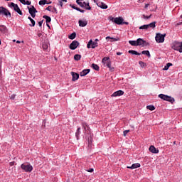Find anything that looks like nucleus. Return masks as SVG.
<instances>
[{"instance_id":"33","label":"nucleus","mask_w":182,"mask_h":182,"mask_svg":"<svg viewBox=\"0 0 182 182\" xmlns=\"http://www.w3.org/2000/svg\"><path fill=\"white\" fill-rule=\"evenodd\" d=\"M28 19H29V21H31L32 24H30L31 26H35L36 22L35 20H33V18H31V16L28 17Z\"/></svg>"},{"instance_id":"4","label":"nucleus","mask_w":182,"mask_h":182,"mask_svg":"<svg viewBox=\"0 0 182 182\" xmlns=\"http://www.w3.org/2000/svg\"><path fill=\"white\" fill-rule=\"evenodd\" d=\"M164 38H166V34L157 33L155 37V40L157 43H163V42H164Z\"/></svg>"},{"instance_id":"9","label":"nucleus","mask_w":182,"mask_h":182,"mask_svg":"<svg viewBox=\"0 0 182 182\" xmlns=\"http://www.w3.org/2000/svg\"><path fill=\"white\" fill-rule=\"evenodd\" d=\"M174 50H178L180 53H182V42H176L173 45Z\"/></svg>"},{"instance_id":"30","label":"nucleus","mask_w":182,"mask_h":182,"mask_svg":"<svg viewBox=\"0 0 182 182\" xmlns=\"http://www.w3.org/2000/svg\"><path fill=\"white\" fill-rule=\"evenodd\" d=\"M129 43L132 45V46H138L137 40L136 41H129Z\"/></svg>"},{"instance_id":"47","label":"nucleus","mask_w":182,"mask_h":182,"mask_svg":"<svg viewBox=\"0 0 182 182\" xmlns=\"http://www.w3.org/2000/svg\"><path fill=\"white\" fill-rule=\"evenodd\" d=\"M77 11H78L79 12H81L82 14H84L85 10H82L80 8L77 9Z\"/></svg>"},{"instance_id":"6","label":"nucleus","mask_w":182,"mask_h":182,"mask_svg":"<svg viewBox=\"0 0 182 182\" xmlns=\"http://www.w3.org/2000/svg\"><path fill=\"white\" fill-rule=\"evenodd\" d=\"M0 15H5V16H9V18H11V12H9L8 9L2 6L0 7Z\"/></svg>"},{"instance_id":"37","label":"nucleus","mask_w":182,"mask_h":182,"mask_svg":"<svg viewBox=\"0 0 182 182\" xmlns=\"http://www.w3.org/2000/svg\"><path fill=\"white\" fill-rule=\"evenodd\" d=\"M68 38H70V39H71V40H73V39H75V38H76V33H71L69 36H68Z\"/></svg>"},{"instance_id":"51","label":"nucleus","mask_w":182,"mask_h":182,"mask_svg":"<svg viewBox=\"0 0 182 182\" xmlns=\"http://www.w3.org/2000/svg\"><path fill=\"white\" fill-rule=\"evenodd\" d=\"M10 99L14 100V99H15V95H12L11 96H10Z\"/></svg>"},{"instance_id":"45","label":"nucleus","mask_w":182,"mask_h":182,"mask_svg":"<svg viewBox=\"0 0 182 182\" xmlns=\"http://www.w3.org/2000/svg\"><path fill=\"white\" fill-rule=\"evenodd\" d=\"M21 4H23V5H26V0H18Z\"/></svg>"},{"instance_id":"41","label":"nucleus","mask_w":182,"mask_h":182,"mask_svg":"<svg viewBox=\"0 0 182 182\" xmlns=\"http://www.w3.org/2000/svg\"><path fill=\"white\" fill-rule=\"evenodd\" d=\"M141 68H146V66H147V64H146V63L143 62V61H139V62Z\"/></svg>"},{"instance_id":"25","label":"nucleus","mask_w":182,"mask_h":182,"mask_svg":"<svg viewBox=\"0 0 182 182\" xmlns=\"http://www.w3.org/2000/svg\"><path fill=\"white\" fill-rule=\"evenodd\" d=\"M43 18L45 20H46V23H50V22L52 21V18H50V16H46V15L43 16Z\"/></svg>"},{"instance_id":"21","label":"nucleus","mask_w":182,"mask_h":182,"mask_svg":"<svg viewBox=\"0 0 182 182\" xmlns=\"http://www.w3.org/2000/svg\"><path fill=\"white\" fill-rule=\"evenodd\" d=\"M83 0H76V4L79 5L81 8H85V4H86L85 1L82 2Z\"/></svg>"},{"instance_id":"43","label":"nucleus","mask_w":182,"mask_h":182,"mask_svg":"<svg viewBox=\"0 0 182 182\" xmlns=\"http://www.w3.org/2000/svg\"><path fill=\"white\" fill-rule=\"evenodd\" d=\"M124 134H123V136H127V133H130V130H125V131H124V132H123Z\"/></svg>"},{"instance_id":"2","label":"nucleus","mask_w":182,"mask_h":182,"mask_svg":"<svg viewBox=\"0 0 182 182\" xmlns=\"http://www.w3.org/2000/svg\"><path fill=\"white\" fill-rule=\"evenodd\" d=\"M21 170H23L26 173H31L33 170V166L31 164H22L21 165Z\"/></svg>"},{"instance_id":"49","label":"nucleus","mask_w":182,"mask_h":182,"mask_svg":"<svg viewBox=\"0 0 182 182\" xmlns=\"http://www.w3.org/2000/svg\"><path fill=\"white\" fill-rule=\"evenodd\" d=\"M94 169L93 168H90L89 170H87L88 173H93Z\"/></svg>"},{"instance_id":"53","label":"nucleus","mask_w":182,"mask_h":182,"mask_svg":"<svg viewBox=\"0 0 182 182\" xmlns=\"http://www.w3.org/2000/svg\"><path fill=\"white\" fill-rule=\"evenodd\" d=\"M122 25H129V22L122 21Z\"/></svg>"},{"instance_id":"28","label":"nucleus","mask_w":182,"mask_h":182,"mask_svg":"<svg viewBox=\"0 0 182 182\" xmlns=\"http://www.w3.org/2000/svg\"><path fill=\"white\" fill-rule=\"evenodd\" d=\"M42 48L43 50H48V48H49V45L48 44V43H43Z\"/></svg>"},{"instance_id":"27","label":"nucleus","mask_w":182,"mask_h":182,"mask_svg":"<svg viewBox=\"0 0 182 182\" xmlns=\"http://www.w3.org/2000/svg\"><path fill=\"white\" fill-rule=\"evenodd\" d=\"M147 26H148V28H151L152 29H154V28H156V21L150 23L149 24H147Z\"/></svg>"},{"instance_id":"59","label":"nucleus","mask_w":182,"mask_h":182,"mask_svg":"<svg viewBox=\"0 0 182 182\" xmlns=\"http://www.w3.org/2000/svg\"><path fill=\"white\" fill-rule=\"evenodd\" d=\"M16 43H21V41H17Z\"/></svg>"},{"instance_id":"15","label":"nucleus","mask_w":182,"mask_h":182,"mask_svg":"<svg viewBox=\"0 0 182 182\" xmlns=\"http://www.w3.org/2000/svg\"><path fill=\"white\" fill-rule=\"evenodd\" d=\"M71 75L73 76V78H72L73 82H76V80L79 79V74L74 72H71Z\"/></svg>"},{"instance_id":"50","label":"nucleus","mask_w":182,"mask_h":182,"mask_svg":"<svg viewBox=\"0 0 182 182\" xmlns=\"http://www.w3.org/2000/svg\"><path fill=\"white\" fill-rule=\"evenodd\" d=\"M26 5H31V1H29V0H27L26 1Z\"/></svg>"},{"instance_id":"16","label":"nucleus","mask_w":182,"mask_h":182,"mask_svg":"<svg viewBox=\"0 0 182 182\" xmlns=\"http://www.w3.org/2000/svg\"><path fill=\"white\" fill-rule=\"evenodd\" d=\"M149 151H151V153H154V154H157L159 153V149H156L154 146L151 145L149 147Z\"/></svg>"},{"instance_id":"17","label":"nucleus","mask_w":182,"mask_h":182,"mask_svg":"<svg viewBox=\"0 0 182 182\" xmlns=\"http://www.w3.org/2000/svg\"><path fill=\"white\" fill-rule=\"evenodd\" d=\"M139 167H140V164L136 163V164H132L131 166H127V168H130L131 170H134V168H139Z\"/></svg>"},{"instance_id":"39","label":"nucleus","mask_w":182,"mask_h":182,"mask_svg":"<svg viewBox=\"0 0 182 182\" xmlns=\"http://www.w3.org/2000/svg\"><path fill=\"white\" fill-rule=\"evenodd\" d=\"M109 59H110V58L105 57L104 58H102V63H104L105 65H107V62L106 61L109 60Z\"/></svg>"},{"instance_id":"13","label":"nucleus","mask_w":182,"mask_h":182,"mask_svg":"<svg viewBox=\"0 0 182 182\" xmlns=\"http://www.w3.org/2000/svg\"><path fill=\"white\" fill-rule=\"evenodd\" d=\"M123 95H124V92H123L122 90H118V91L114 92L112 95V97H117V96H123Z\"/></svg>"},{"instance_id":"3","label":"nucleus","mask_w":182,"mask_h":182,"mask_svg":"<svg viewBox=\"0 0 182 182\" xmlns=\"http://www.w3.org/2000/svg\"><path fill=\"white\" fill-rule=\"evenodd\" d=\"M159 97L162 99V100H166V102H170V103H174V98L171 96L166 95L164 94L159 95Z\"/></svg>"},{"instance_id":"64","label":"nucleus","mask_w":182,"mask_h":182,"mask_svg":"<svg viewBox=\"0 0 182 182\" xmlns=\"http://www.w3.org/2000/svg\"><path fill=\"white\" fill-rule=\"evenodd\" d=\"M0 45H1V40H0Z\"/></svg>"},{"instance_id":"19","label":"nucleus","mask_w":182,"mask_h":182,"mask_svg":"<svg viewBox=\"0 0 182 182\" xmlns=\"http://www.w3.org/2000/svg\"><path fill=\"white\" fill-rule=\"evenodd\" d=\"M106 65L109 69L110 72H114V67H112V63L110 61L107 62Z\"/></svg>"},{"instance_id":"60","label":"nucleus","mask_w":182,"mask_h":182,"mask_svg":"<svg viewBox=\"0 0 182 182\" xmlns=\"http://www.w3.org/2000/svg\"><path fill=\"white\" fill-rule=\"evenodd\" d=\"M146 19H149V18H150V16H146Z\"/></svg>"},{"instance_id":"29","label":"nucleus","mask_w":182,"mask_h":182,"mask_svg":"<svg viewBox=\"0 0 182 182\" xmlns=\"http://www.w3.org/2000/svg\"><path fill=\"white\" fill-rule=\"evenodd\" d=\"M85 6V9H86L87 11H90V9H92V7H90V5L89 4V3H86L84 4Z\"/></svg>"},{"instance_id":"5","label":"nucleus","mask_w":182,"mask_h":182,"mask_svg":"<svg viewBox=\"0 0 182 182\" xmlns=\"http://www.w3.org/2000/svg\"><path fill=\"white\" fill-rule=\"evenodd\" d=\"M9 6L10 8H14V10L15 11V12H17L18 15H23L22 11H21V9L18 6V4H16L14 2H11Z\"/></svg>"},{"instance_id":"52","label":"nucleus","mask_w":182,"mask_h":182,"mask_svg":"<svg viewBox=\"0 0 182 182\" xmlns=\"http://www.w3.org/2000/svg\"><path fill=\"white\" fill-rule=\"evenodd\" d=\"M15 164V161H12L9 163V166H12Z\"/></svg>"},{"instance_id":"63","label":"nucleus","mask_w":182,"mask_h":182,"mask_svg":"<svg viewBox=\"0 0 182 182\" xmlns=\"http://www.w3.org/2000/svg\"><path fill=\"white\" fill-rule=\"evenodd\" d=\"M94 2L96 3V0H94Z\"/></svg>"},{"instance_id":"22","label":"nucleus","mask_w":182,"mask_h":182,"mask_svg":"<svg viewBox=\"0 0 182 182\" xmlns=\"http://www.w3.org/2000/svg\"><path fill=\"white\" fill-rule=\"evenodd\" d=\"M38 4L39 5H49L52 4V2L48 3V0H41Z\"/></svg>"},{"instance_id":"35","label":"nucleus","mask_w":182,"mask_h":182,"mask_svg":"<svg viewBox=\"0 0 182 182\" xmlns=\"http://www.w3.org/2000/svg\"><path fill=\"white\" fill-rule=\"evenodd\" d=\"M146 109H148V110H151V112H153V110L156 109V107L154 105H148L146 106Z\"/></svg>"},{"instance_id":"10","label":"nucleus","mask_w":182,"mask_h":182,"mask_svg":"<svg viewBox=\"0 0 182 182\" xmlns=\"http://www.w3.org/2000/svg\"><path fill=\"white\" fill-rule=\"evenodd\" d=\"M137 45L138 46H149V45H150L149 43H147V41H144L142 38H138L137 39Z\"/></svg>"},{"instance_id":"36","label":"nucleus","mask_w":182,"mask_h":182,"mask_svg":"<svg viewBox=\"0 0 182 182\" xmlns=\"http://www.w3.org/2000/svg\"><path fill=\"white\" fill-rule=\"evenodd\" d=\"M81 58H82V55L79 54H76L74 55L75 60H80Z\"/></svg>"},{"instance_id":"61","label":"nucleus","mask_w":182,"mask_h":182,"mask_svg":"<svg viewBox=\"0 0 182 182\" xmlns=\"http://www.w3.org/2000/svg\"><path fill=\"white\" fill-rule=\"evenodd\" d=\"M54 11H56V9L55 8H53Z\"/></svg>"},{"instance_id":"26","label":"nucleus","mask_w":182,"mask_h":182,"mask_svg":"<svg viewBox=\"0 0 182 182\" xmlns=\"http://www.w3.org/2000/svg\"><path fill=\"white\" fill-rule=\"evenodd\" d=\"M0 32H2V33H5L6 32V26L4 25L0 26Z\"/></svg>"},{"instance_id":"24","label":"nucleus","mask_w":182,"mask_h":182,"mask_svg":"<svg viewBox=\"0 0 182 182\" xmlns=\"http://www.w3.org/2000/svg\"><path fill=\"white\" fill-rule=\"evenodd\" d=\"M109 39H111L110 42H117V41H119V38H111L110 36L106 37L107 41H109Z\"/></svg>"},{"instance_id":"40","label":"nucleus","mask_w":182,"mask_h":182,"mask_svg":"<svg viewBox=\"0 0 182 182\" xmlns=\"http://www.w3.org/2000/svg\"><path fill=\"white\" fill-rule=\"evenodd\" d=\"M67 0H58V4L60 6H63V4H66Z\"/></svg>"},{"instance_id":"46","label":"nucleus","mask_w":182,"mask_h":182,"mask_svg":"<svg viewBox=\"0 0 182 182\" xmlns=\"http://www.w3.org/2000/svg\"><path fill=\"white\" fill-rule=\"evenodd\" d=\"M71 8H73V9H75L76 11H77V9H79V7H76L75 5H70Z\"/></svg>"},{"instance_id":"8","label":"nucleus","mask_w":182,"mask_h":182,"mask_svg":"<svg viewBox=\"0 0 182 182\" xmlns=\"http://www.w3.org/2000/svg\"><path fill=\"white\" fill-rule=\"evenodd\" d=\"M111 21L112 22H114V23H117V25H123V21L124 19L122 18V17H116V18H112Z\"/></svg>"},{"instance_id":"1","label":"nucleus","mask_w":182,"mask_h":182,"mask_svg":"<svg viewBox=\"0 0 182 182\" xmlns=\"http://www.w3.org/2000/svg\"><path fill=\"white\" fill-rule=\"evenodd\" d=\"M82 129L85 130L84 133H85V134H88V136H86V139L88 141V144H90V141H92V134L90 132V127H89V125H87V123L86 122H82Z\"/></svg>"},{"instance_id":"48","label":"nucleus","mask_w":182,"mask_h":182,"mask_svg":"<svg viewBox=\"0 0 182 182\" xmlns=\"http://www.w3.org/2000/svg\"><path fill=\"white\" fill-rule=\"evenodd\" d=\"M42 23H43V20L38 22V25L40 27L42 26Z\"/></svg>"},{"instance_id":"11","label":"nucleus","mask_w":182,"mask_h":182,"mask_svg":"<svg viewBox=\"0 0 182 182\" xmlns=\"http://www.w3.org/2000/svg\"><path fill=\"white\" fill-rule=\"evenodd\" d=\"M90 46L92 49H95V48H97V42L90 40L87 45V48H88V49H90Z\"/></svg>"},{"instance_id":"34","label":"nucleus","mask_w":182,"mask_h":182,"mask_svg":"<svg viewBox=\"0 0 182 182\" xmlns=\"http://www.w3.org/2000/svg\"><path fill=\"white\" fill-rule=\"evenodd\" d=\"M142 55H146V56H148L149 58H150L151 55H150V51L149 50H143L141 52Z\"/></svg>"},{"instance_id":"31","label":"nucleus","mask_w":182,"mask_h":182,"mask_svg":"<svg viewBox=\"0 0 182 182\" xmlns=\"http://www.w3.org/2000/svg\"><path fill=\"white\" fill-rule=\"evenodd\" d=\"M170 66H173V64L171 63H168L164 68V70H168Z\"/></svg>"},{"instance_id":"55","label":"nucleus","mask_w":182,"mask_h":182,"mask_svg":"<svg viewBox=\"0 0 182 182\" xmlns=\"http://www.w3.org/2000/svg\"><path fill=\"white\" fill-rule=\"evenodd\" d=\"M149 5H150L149 4H146V5H145V8H146H146H149Z\"/></svg>"},{"instance_id":"32","label":"nucleus","mask_w":182,"mask_h":182,"mask_svg":"<svg viewBox=\"0 0 182 182\" xmlns=\"http://www.w3.org/2000/svg\"><path fill=\"white\" fill-rule=\"evenodd\" d=\"M129 53H131L132 55H140V53H138L136 50H129Z\"/></svg>"},{"instance_id":"38","label":"nucleus","mask_w":182,"mask_h":182,"mask_svg":"<svg viewBox=\"0 0 182 182\" xmlns=\"http://www.w3.org/2000/svg\"><path fill=\"white\" fill-rule=\"evenodd\" d=\"M92 68L95 70H99V65H97V64H95V63L92 64Z\"/></svg>"},{"instance_id":"12","label":"nucleus","mask_w":182,"mask_h":182,"mask_svg":"<svg viewBox=\"0 0 182 182\" xmlns=\"http://www.w3.org/2000/svg\"><path fill=\"white\" fill-rule=\"evenodd\" d=\"M79 45H80V43L78 41H73L70 45V49H71V50H75Z\"/></svg>"},{"instance_id":"20","label":"nucleus","mask_w":182,"mask_h":182,"mask_svg":"<svg viewBox=\"0 0 182 182\" xmlns=\"http://www.w3.org/2000/svg\"><path fill=\"white\" fill-rule=\"evenodd\" d=\"M90 72V69H85L83 70L80 73V76H86V75H87V73H89Z\"/></svg>"},{"instance_id":"23","label":"nucleus","mask_w":182,"mask_h":182,"mask_svg":"<svg viewBox=\"0 0 182 182\" xmlns=\"http://www.w3.org/2000/svg\"><path fill=\"white\" fill-rule=\"evenodd\" d=\"M80 127H78L76 132H75V137L77 139V140H79V136H80Z\"/></svg>"},{"instance_id":"58","label":"nucleus","mask_w":182,"mask_h":182,"mask_svg":"<svg viewBox=\"0 0 182 182\" xmlns=\"http://www.w3.org/2000/svg\"><path fill=\"white\" fill-rule=\"evenodd\" d=\"M95 42H99V39L96 38Z\"/></svg>"},{"instance_id":"14","label":"nucleus","mask_w":182,"mask_h":182,"mask_svg":"<svg viewBox=\"0 0 182 182\" xmlns=\"http://www.w3.org/2000/svg\"><path fill=\"white\" fill-rule=\"evenodd\" d=\"M97 5L99 8H101V9H107L108 8L107 5L103 2H98Z\"/></svg>"},{"instance_id":"54","label":"nucleus","mask_w":182,"mask_h":182,"mask_svg":"<svg viewBox=\"0 0 182 182\" xmlns=\"http://www.w3.org/2000/svg\"><path fill=\"white\" fill-rule=\"evenodd\" d=\"M122 53H121V52H117V55H118V56H120V55H122Z\"/></svg>"},{"instance_id":"18","label":"nucleus","mask_w":182,"mask_h":182,"mask_svg":"<svg viewBox=\"0 0 182 182\" xmlns=\"http://www.w3.org/2000/svg\"><path fill=\"white\" fill-rule=\"evenodd\" d=\"M78 23L80 26H81L82 28H85V26L87 25V21L79 20Z\"/></svg>"},{"instance_id":"62","label":"nucleus","mask_w":182,"mask_h":182,"mask_svg":"<svg viewBox=\"0 0 182 182\" xmlns=\"http://www.w3.org/2000/svg\"><path fill=\"white\" fill-rule=\"evenodd\" d=\"M180 0H176V2H178Z\"/></svg>"},{"instance_id":"42","label":"nucleus","mask_w":182,"mask_h":182,"mask_svg":"<svg viewBox=\"0 0 182 182\" xmlns=\"http://www.w3.org/2000/svg\"><path fill=\"white\" fill-rule=\"evenodd\" d=\"M139 29H141H141L147 30V29H149V26H148L147 24L141 26L139 27Z\"/></svg>"},{"instance_id":"44","label":"nucleus","mask_w":182,"mask_h":182,"mask_svg":"<svg viewBox=\"0 0 182 182\" xmlns=\"http://www.w3.org/2000/svg\"><path fill=\"white\" fill-rule=\"evenodd\" d=\"M46 11H49L50 12H51L52 11V6H48L46 9Z\"/></svg>"},{"instance_id":"56","label":"nucleus","mask_w":182,"mask_h":182,"mask_svg":"<svg viewBox=\"0 0 182 182\" xmlns=\"http://www.w3.org/2000/svg\"><path fill=\"white\" fill-rule=\"evenodd\" d=\"M38 36H39V38H41V36H42V33H39L38 34Z\"/></svg>"},{"instance_id":"7","label":"nucleus","mask_w":182,"mask_h":182,"mask_svg":"<svg viewBox=\"0 0 182 182\" xmlns=\"http://www.w3.org/2000/svg\"><path fill=\"white\" fill-rule=\"evenodd\" d=\"M28 12L30 15L33 17L35 18L36 16V14L38 12V10L35 8V6H32L31 7L28 6Z\"/></svg>"},{"instance_id":"57","label":"nucleus","mask_w":182,"mask_h":182,"mask_svg":"<svg viewBox=\"0 0 182 182\" xmlns=\"http://www.w3.org/2000/svg\"><path fill=\"white\" fill-rule=\"evenodd\" d=\"M47 26L48 28H50V26H49V24L47 23Z\"/></svg>"}]
</instances>
